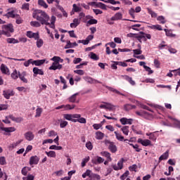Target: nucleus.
I'll list each match as a JSON object with an SVG mask.
<instances>
[{"instance_id": "1", "label": "nucleus", "mask_w": 180, "mask_h": 180, "mask_svg": "<svg viewBox=\"0 0 180 180\" xmlns=\"http://www.w3.org/2000/svg\"><path fill=\"white\" fill-rule=\"evenodd\" d=\"M34 19H37L40 22L41 25H50V16L48 15L46 11L41 10H35L32 14Z\"/></svg>"}, {"instance_id": "2", "label": "nucleus", "mask_w": 180, "mask_h": 180, "mask_svg": "<svg viewBox=\"0 0 180 180\" xmlns=\"http://www.w3.org/2000/svg\"><path fill=\"white\" fill-rule=\"evenodd\" d=\"M1 29L2 30H0V37H1L2 34H4L7 37H11L12 36L11 33L15 32L12 24L4 25L1 26Z\"/></svg>"}, {"instance_id": "3", "label": "nucleus", "mask_w": 180, "mask_h": 180, "mask_svg": "<svg viewBox=\"0 0 180 180\" xmlns=\"http://www.w3.org/2000/svg\"><path fill=\"white\" fill-rule=\"evenodd\" d=\"M104 144L108 147V150H110L111 153H115L117 151V147L115 144V142L105 139L104 141Z\"/></svg>"}, {"instance_id": "4", "label": "nucleus", "mask_w": 180, "mask_h": 180, "mask_svg": "<svg viewBox=\"0 0 180 180\" xmlns=\"http://www.w3.org/2000/svg\"><path fill=\"white\" fill-rule=\"evenodd\" d=\"M81 115L80 114H65L63 115V117L66 120H70V122H74V120H75V117H80Z\"/></svg>"}, {"instance_id": "5", "label": "nucleus", "mask_w": 180, "mask_h": 180, "mask_svg": "<svg viewBox=\"0 0 180 180\" xmlns=\"http://www.w3.org/2000/svg\"><path fill=\"white\" fill-rule=\"evenodd\" d=\"M27 37H29V39H34V40H38V39H40V34H39V32L27 31Z\"/></svg>"}, {"instance_id": "6", "label": "nucleus", "mask_w": 180, "mask_h": 180, "mask_svg": "<svg viewBox=\"0 0 180 180\" xmlns=\"http://www.w3.org/2000/svg\"><path fill=\"white\" fill-rule=\"evenodd\" d=\"M75 108V105H70V104H67V105H62L60 106H58L56 108V109L57 110H60V109H63V110H71L72 109H74Z\"/></svg>"}, {"instance_id": "7", "label": "nucleus", "mask_w": 180, "mask_h": 180, "mask_svg": "<svg viewBox=\"0 0 180 180\" xmlns=\"http://www.w3.org/2000/svg\"><path fill=\"white\" fill-rule=\"evenodd\" d=\"M102 103H104V105L103 104L100 105L99 106L100 109H108L109 110H112V109L115 108V105L110 103L102 102Z\"/></svg>"}, {"instance_id": "8", "label": "nucleus", "mask_w": 180, "mask_h": 180, "mask_svg": "<svg viewBox=\"0 0 180 180\" xmlns=\"http://www.w3.org/2000/svg\"><path fill=\"white\" fill-rule=\"evenodd\" d=\"M1 72L2 74H4L5 75H11V72L9 71V68H8V66L5 64L2 63L0 67Z\"/></svg>"}, {"instance_id": "9", "label": "nucleus", "mask_w": 180, "mask_h": 180, "mask_svg": "<svg viewBox=\"0 0 180 180\" xmlns=\"http://www.w3.org/2000/svg\"><path fill=\"white\" fill-rule=\"evenodd\" d=\"M123 161H124V159L122 158L121 160H120L117 162V165H112L113 169H115V171H119L120 169H123Z\"/></svg>"}, {"instance_id": "10", "label": "nucleus", "mask_w": 180, "mask_h": 180, "mask_svg": "<svg viewBox=\"0 0 180 180\" xmlns=\"http://www.w3.org/2000/svg\"><path fill=\"white\" fill-rule=\"evenodd\" d=\"M39 161H40V158H39V157H37V155L32 156L30 158V165H37V164H39Z\"/></svg>"}, {"instance_id": "11", "label": "nucleus", "mask_w": 180, "mask_h": 180, "mask_svg": "<svg viewBox=\"0 0 180 180\" xmlns=\"http://www.w3.org/2000/svg\"><path fill=\"white\" fill-rule=\"evenodd\" d=\"M138 143H139V144H142L144 147H148V146H151V141L148 139L143 140L141 139H139Z\"/></svg>"}, {"instance_id": "12", "label": "nucleus", "mask_w": 180, "mask_h": 180, "mask_svg": "<svg viewBox=\"0 0 180 180\" xmlns=\"http://www.w3.org/2000/svg\"><path fill=\"white\" fill-rule=\"evenodd\" d=\"M32 72H34V77H37V75H44V71L37 67L33 68Z\"/></svg>"}, {"instance_id": "13", "label": "nucleus", "mask_w": 180, "mask_h": 180, "mask_svg": "<svg viewBox=\"0 0 180 180\" xmlns=\"http://www.w3.org/2000/svg\"><path fill=\"white\" fill-rule=\"evenodd\" d=\"M25 139L27 140V141H32L34 139V134H33V132L29 131L26 132L24 134Z\"/></svg>"}, {"instance_id": "14", "label": "nucleus", "mask_w": 180, "mask_h": 180, "mask_svg": "<svg viewBox=\"0 0 180 180\" xmlns=\"http://www.w3.org/2000/svg\"><path fill=\"white\" fill-rule=\"evenodd\" d=\"M122 18H123V14H122V13H120V12H118V13H116L110 18V20H112V21H115V20H122Z\"/></svg>"}, {"instance_id": "15", "label": "nucleus", "mask_w": 180, "mask_h": 180, "mask_svg": "<svg viewBox=\"0 0 180 180\" xmlns=\"http://www.w3.org/2000/svg\"><path fill=\"white\" fill-rule=\"evenodd\" d=\"M57 18H56V16L52 15L51 18V24L49 22V25H46V26H49V27H51V29H56V20Z\"/></svg>"}, {"instance_id": "16", "label": "nucleus", "mask_w": 180, "mask_h": 180, "mask_svg": "<svg viewBox=\"0 0 180 180\" xmlns=\"http://www.w3.org/2000/svg\"><path fill=\"white\" fill-rule=\"evenodd\" d=\"M105 161V159L100 156H96V159L92 160V163L95 164V165H98V164H102Z\"/></svg>"}, {"instance_id": "17", "label": "nucleus", "mask_w": 180, "mask_h": 180, "mask_svg": "<svg viewBox=\"0 0 180 180\" xmlns=\"http://www.w3.org/2000/svg\"><path fill=\"white\" fill-rule=\"evenodd\" d=\"M120 123L122 124H131V122H133V120L131 119H127L126 117H122L120 120Z\"/></svg>"}, {"instance_id": "18", "label": "nucleus", "mask_w": 180, "mask_h": 180, "mask_svg": "<svg viewBox=\"0 0 180 180\" xmlns=\"http://www.w3.org/2000/svg\"><path fill=\"white\" fill-rule=\"evenodd\" d=\"M61 68H63V65L53 63L51 66L49 68V70H53V71H56V70H61Z\"/></svg>"}, {"instance_id": "19", "label": "nucleus", "mask_w": 180, "mask_h": 180, "mask_svg": "<svg viewBox=\"0 0 180 180\" xmlns=\"http://www.w3.org/2000/svg\"><path fill=\"white\" fill-rule=\"evenodd\" d=\"M46 63V59H42V60H33L32 59V65H37V67L40 65H43Z\"/></svg>"}, {"instance_id": "20", "label": "nucleus", "mask_w": 180, "mask_h": 180, "mask_svg": "<svg viewBox=\"0 0 180 180\" xmlns=\"http://www.w3.org/2000/svg\"><path fill=\"white\" fill-rule=\"evenodd\" d=\"M136 106L135 105L131 104H125L124 105V110L126 112H129V110H131L132 109H136Z\"/></svg>"}, {"instance_id": "21", "label": "nucleus", "mask_w": 180, "mask_h": 180, "mask_svg": "<svg viewBox=\"0 0 180 180\" xmlns=\"http://www.w3.org/2000/svg\"><path fill=\"white\" fill-rule=\"evenodd\" d=\"M155 133H157V131L146 133V136H148L150 140L155 141L157 140V134H155Z\"/></svg>"}, {"instance_id": "22", "label": "nucleus", "mask_w": 180, "mask_h": 180, "mask_svg": "<svg viewBox=\"0 0 180 180\" xmlns=\"http://www.w3.org/2000/svg\"><path fill=\"white\" fill-rule=\"evenodd\" d=\"M0 130H2L3 131H6V133H11L12 131H15V130H16V129H15V127H0Z\"/></svg>"}, {"instance_id": "23", "label": "nucleus", "mask_w": 180, "mask_h": 180, "mask_svg": "<svg viewBox=\"0 0 180 180\" xmlns=\"http://www.w3.org/2000/svg\"><path fill=\"white\" fill-rule=\"evenodd\" d=\"M78 122L79 123L85 124L86 123V120L84 117H81V115L79 117H75V120H73V123H77Z\"/></svg>"}, {"instance_id": "24", "label": "nucleus", "mask_w": 180, "mask_h": 180, "mask_svg": "<svg viewBox=\"0 0 180 180\" xmlns=\"http://www.w3.org/2000/svg\"><path fill=\"white\" fill-rule=\"evenodd\" d=\"M101 155L103 157H105V158H107L108 161H112V157H110V153L108 151H103V152H101Z\"/></svg>"}, {"instance_id": "25", "label": "nucleus", "mask_w": 180, "mask_h": 180, "mask_svg": "<svg viewBox=\"0 0 180 180\" xmlns=\"http://www.w3.org/2000/svg\"><path fill=\"white\" fill-rule=\"evenodd\" d=\"M81 22L78 18L73 19V22L70 23V27L75 28L77 27Z\"/></svg>"}, {"instance_id": "26", "label": "nucleus", "mask_w": 180, "mask_h": 180, "mask_svg": "<svg viewBox=\"0 0 180 180\" xmlns=\"http://www.w3.org/2000/svg\"><path fill=\"white\" fill-rule=\"evenodd\" d=\"M116 136L117 140L119 141H127V139H124V136H122L121 134L117 133V131L114 132Z\"/></svg>"}, {"instance_id": "27", "label": "nucleus", "mask_w": 180, "mask_h": 180, "mask_svg": "<svg viewBox=\"0 0 180 180\" xmlns=\"http://www.w3.org/2000/svg\"><path fill=\"white\" fill-rule=\"evenodd\" d=\"M106 88H107V89H108V91H110L111 92H113L114 94H117V95H122V96H124V94L120 93V91L116 90L113 87H110L109 86H107Z\"/></svg>"}, {"instance_id": "28", "label": "nucleus", "mask_w": 180, "mask_h": 180, "mask_svg": "<svg viewBox=\"0 0 180 180\" xmlns=\"http://www.w3.org/2000/svg\"><path fill=\"white\" fill-rule=\"evenodd\" d=\"M4 16L6 18H12L13 19H15L16 18V14H15V11H8Z\"/></svg>"}, {"instance_id": "29", "label": "nucleus", "mask_w": 180, "mask_h": 180, "mask_svg": "<svg viewBox=\"0 0 180 180\" xmlns=\"http://www.w3.org/2000/svg\"><path fill=\"white\" fill-rule=\"evenodd\" d=\"M38 5L42 8H44V9H47V8H49V5L44 0H38Z\"/></svg>"}, {"instance_id": "30", "label": "nucleus", "mask_w": 180, "mask_h": 180, "mask_svg": "<svg viewBox=\"0 0 180 180\" xmlns=\"http://www.w3.org/2000/svg\"><path fill=\"white\" fill-rule=\"evenodd\" d=\"M12 79H18L19 78V72L15 69L11 75Z\"/></svg>"}, {"instance_id": "31", "label": "nucleus", "mask_w": 180, "mask_h": 180, "mask_svg": "<svg viewBox=\"0 0 180 180\" xmlns=\"http://www.w3.org/2000/svg\"><path fill=\"white\" fill-rule=\"evenodd\" d=\"M168 157H169V151L167 150L159 158V161H162L163 160H168Z\"/></svg>"}, {"instance_id": "32", "label": "nucleus", "mask_w": 180, "mask_h": 180, "mask_svg": "<svg viewBox=\"0 0 180 180\" xmlns=\"http://www.w3.org/2000/svg\"><path fill=\"white\" fill-rule=\"evenodd\" d=\"M124 78L126 79V81H127L128 82H129V84L131 85H136V82H134V80H133V78H131V77H129L127 75H124Z\"/></svg>"}, {"instance_id": "33", "label": "nucleus", "mask_w": 180, "mask_h": 180, "mask_svg": "<svg viewBox=\"0 0 180 180\" xmlns=\"http://www.w3.org/2000/svg\"><path fill=\"white\" fill-rule=\"evenodd\" d=\"M165 33H166V36H167V37H176V34H173L172 31L169 30H167L165 29L164 30Z\"/></svg>"}, {"instance_id": "34", "label": "nucleus", "mask_w": 180, "mask_h": 180, "mask_svg": "<svg viewBox=\"0 0 180 180\" xmlns=\"http://www.w3.org/2000/svg\"><path fill=\"white\" fill-rule=\"evenodd\" d=\"M105 137V134L102 133V131L96 132V139L97 140H102Z\"/></svg>"}, {"instance_id": "35", "label": "nucleus", "mask_w": 180, "mask_h": 180, "mask_svg": "<svg viewBox=\"0 0 180 180\" xmlns=\"http://www.w3.org/2000/svg\"><path fill=\"white\" fill-rule=\"evenodd\" d=\"M7 43H8L9 44H16L18 43H19V41L15 38H8L6 39Z\"/></svg>"}, {"instance_id": "36", "label": "nucleus", "mask_w": 180, "mask_h": 180, "mask_svg": "<svg viewBox=\"0 0 180 180\" xmlns=\"http://www.w3.org/2000/svg\"><path fill=\"white\" fill-rule=\"evenodd\" d=\"M3 95H4V98H6V99H9L11 98V96H13V93L10 92V91H4Z\"/></svg>"}, {"instance_id": "37", "label": "nucleus", "mask_w": 180, "mask_h": 180, "mask_svg": "<svg viewBox=\"0 0 180 180\" xmlns=\"http://www.w3.org/2000/svg\"><path fill=\"white\" fill-rule=\"evenodd\" d=\"M79 94L76 93L73 95H72L69 98L68 101L69 102H71L72 103H75V101H77V96H78Z\"/></svg>"}, {"instance_id": "38", "label": "nucleus", "mask_w": 180, "mask_h": 180, "mask_svg": "<svg viewBox=\"0 0 180 180\" xmlns=\"http://www.w3.org/2000/svg\"><path fill=\"white\" fill-rule=\"evenodd\" d=\"M129 126H124L121 128V131H122L123 134L125 136H129Z\"/></svg>"}, {"instance_id": "39", "label": "nucleus", "mask_w": 180, "mask_h": 180, "mask_svg": "<svg viewBox=\"0 0 180 180\" xmlns=\"http://www.w3.org/2000/svg\"><path fill=\"white\" fill-rule=\"evenodd\" d=\"M15 18L16 19L15 23H17V25H22V23H23V19L20 18V15H19V14H16Z\"/></svg>"}, {"instance_id": "40", "label": "nucleus", "mask_w": 180, "mask_h": 180, "mask_svg": "<svg viewBox=\"0 0 180 180\" xmlns=\"http://www.w3.org/2000/svg\"><path fill=\"white\" fill-rule=\"evenodd\" d=\"M59 122H60V129H64L65 127H67V126H68V122H67V121L60 120H59Z\"/></svg>"}, {"instance_id": "41", "label": "nucleus", "mask_w": 180, "mask_h": 180, "mask_svg": "<svg viewBox=\"0 0 180 180\" xmlns=\"http://www.w3.org/2000/svg\"><path fill=\"white\" fill-rule=\"evenodd\" d=\"M35 40H37V47L38 49H40V47H42L43 44H44V41L40 38H39L38 39H35Z\"/></svg>"}, {"instance_id": "42", "label": "nucleus", "mask_w": 180, "mask_h": 180, "mask_svg": "<svg viewBox=\"0 0 180 180\" xmlns=\"http://www.w3.org/2000/svg\"><path fill=\"white\" fill-rule=\"evenodd\" d=\"M148 13L151 15V18H157L158 15L157 13L154 12L151 8H147Z\"/></svg>"}, {"instance_id": "43", "label": "nucleus", "mask_w": 180, "mask_h": 180, "mask_svg": "<svg viewBox=\"0 0 180 180\" xmlns=\"http://www.w3.org/2000/svg\"><path fill=\"white\" fill-rule=\"evenodd\" d=\"M79 20H82L84 23H86V19L85 18V14L84 12H81L79 14Z\"/></svg>"}, {"instance_id": "44", "label": "nucleus", "mask_w": 180, "mask_h": 180, "mask_svg": "<svg viewBox=\"0 0 180 180\" xmlns=\"http://www.w3.org/2000/svg\"><path fill=\"white\" fill-rule=\"evenodd\" d=\"M45 153L48 157H51V158H56V152L53 150H50L49 152L46 151Z\"/></svg>"}, {"instance_id": "45", "label": "nucleus", "mask_w": 180, "mask_h": 180, "mask_svg": "<svg viewBox=\"0 0 180 180\" xmlns=\"http://www.w3.org/2000/svg\"><path fill=\"white\" fill-rule=\"evenodd\" d=\"M134 13H136V11H135L134 8H131L129 10V15H130V16L131 17L132 19L136 18V15H134Z\"/></svg>"}, {"instance_id": "46", "label": "nucleus", "mask_w": 180, "mask_h": 180, "mask_svg": "<svg viewBox=\"0 0 180 180\" xmlns=\"http://www.w3.org/2000/svg\"><path fill=\"white\" fill-rule=\"evenodd\" d=\"M157 20H158L159 22H160V23H162V25H165L166 23V20H165V18L162 15H160L158 17Z\"/></svg>"}, {"instance_id": "47", "label": "nucleus", "mask_w": 180, "mask_h": 180, "mask_svg": "<svg viewBox=\"0 0 180 180\" xmlns=\"http://www.w3.org/2000/svg\"><path fill=\"white\" fill-rule=\"evenodd\" d=\"M42 112H43V109H41L40 108H37L35 117H40V116H41Z\"/></svg>"}, {"instance_id": "48", "label": "nucleus", "mask_w": 180, "mask_h": 180, "mask_svg": "<svg viewBox=\"0 0 180 180\" xmlns=\"http://www.w3.org/2000/svg\"><path fill=\"white\" fill-rule=\"evenodd\" d=\"M91 179L101 180V176L99 174L92 173L90 176Z\"/></svg>"}, {"instance_id": "49", "label": "nucleus", "mask_w": 180, "mask_h": 180, "mask_svg": "<svg viewBox=\"0 0 180 180\" xmlns=\"http://www.w3.org/2000/svg\"><path fill=\"white\" fill-rule=\"evenodd\" d=\"M51 60L55 64H60V56H53Z\"/></svg>"}, {"instance_id": "50", "label": "nucleus", "mask_w": 180, "mask_h": 180, "mask_svg": "<svg viewBox=\"0 0 180 180\" xmlns=\"http://www.w3.org/2000/svg\"><path fill=\"white\" fill-rule=\"evenodd\" d=\"M90 58H91V60H94L95 61H98V60H99V57L98 56V55H96V53H94V52L91 53Z\"/></svg>"}, {"instance_id": "51", "label": "nucleus", "mask_w": 180, "mask_h": 180, "mask_svg": "<svg viewBox=\"0 0 180 180\" xmlns=\"http://www.w3.org/2000/svg\"><path fill=\"white\" fill-rule=\"evenodd\" d=\"M31 26H33L34 27H40L41 25L38 21H32L30 22Z\"/></svg>"}, {"instance_id": "52", "label": "nucleus", "mask_w": 180, "mask_h": 180, "mask_svg": "<svg viewBox=\"0 0 180 180\" xmlns=\"http://www.w3.org/2000/svg\"><path fill=\"white\" fill-rule=\"evenodd\" d=\"M89 160H90L89 156L86 157V158H85L84 159L82 160V168H84V167H85L86 165V162H88L89 161Z\"/></svg>"}, {"instance_id": "53", "label": "nucleus", "mask_w": 180, "mask_h": 180, "mask_svg": "<svg viewBox=\"0 0 180 180\" xmlns=\"http://www.w3.org/2000/svg\"><path fill=\"white\" fill-rule=\"evenodd\" d=\"M91 172H92L91 170L89 169H87L86 171V172H84L83 174H82V178H86V176H89L90 178L91 175L92 174H91Z\"/></svg>"}, {"instance_id": "54", "label": "nucleus", "mask_w": 180, "mask_h": 180, "mask_svg": "<svg viewBox=\"0 0 180 180\" xmlns=\"http://www.w3.org/2000/svg\"><path fill=\"white\" fill-rule=\"evenodd\" d=\"M136 39H137V40L139 41L140 43H141V39H144V41H147V39L146 38V36H144V35H140L138 34Z\"/></svg>"}, {"instance_id": "55", "label": "nucleus", "mask_w": 180, "mask_h": 180, "mask_svg": "<svg viewBox=\"0 0 180 180\" xmlns=\"http://www.w3.org/2000/svg\"><path fill=\"white\" fill-rule=\"evenodd\" d=\"M72 11H74V12H81V11H82V8L77 6V4H73Z\"/></svg>"}, {"instance_id": "56", "label": "nucleus", "mask_w": 180, "mask_h": 180, "mask_svg": "<svg viewBox=\"0 0 180 180\" xmlns=\"http://www.w3.org/2000/svg\"><path fill=\"white\" fill-rule=\"evenodd\" d=\"M137 27H141V25L135 24V25L131 26V29H132L133 30H136V32H139L140 30H139V28H137Z\"/></svg>"}, {"instance_id": "57", "label": "nucleus", "mask_w": 180, "mask_h": 180, "mask_svg": "<svg viewBox=\"0 0 180 180\" xmlns=\"http://www.w3.org/2000/svg\"><path fill=\"white\" fill-rule=\"evenodd\" d=\"M98 23V20L91 18L87 22V26L88 25H96Z\"/></svg>"}, {"instance_id": "58", "label": "nucleus", "mask_w": 180, "mask_h": 180, "mask_svg": "<svg viewBox=\"0 0 180 180\" xmlns=\"http://www.w3.org/2000/svg\"><path fill=\"white\" fill-rule=\"evenodd\" d=\"M130 174V172H129V171H126L121 176H120V179L121 180H124L127 178V176H129V174Z\"/></svg>"}, {"instance_id": "59", "label": "nucleus", "mask_w": 180, "mask_h": 180, "mask_svg": "<svg viewBox=\"0 0 180 180\" xmlns=\"http://www.w3.org/2000/svg\"><path fill=\"white\" fill-rule=\"evenodd\" d=\"M67 44L65 46L64 49H72V43H71V41L68 40L66 41Z\"/></svg>"}, {"instance_id": "60", "label": "nucleus", "mask_w": 180, "mask_h": 180, "mask_svg": "<svg viewBox=\"0 0 180 180\" xmlns=\"http://www.w3.org/2000/svg\"><path fill=\"white\" fill-rule=\"evenodd\" d=\"M0 165H6V159L5 157H0Z\"/></svg>"}, {"instance_id": "61", "label": "nucleus", "mask_w": 180, "mask_h": 180, "mask_svg": "<svg viewBox=\"0 0 180 180\" xmlns=\"http://www.w3.org/2000/svg\"><path fill=\"white\" fill-rule=\"evenodd\" d=\"M30 64H33V59H29L28 60L25 61L23 63V65L25 67H29V65H30Z\"/></svg>"}, {"instance_id": "62", "label": "nucleus", "mask_w": 180, "mask_h": 180, "mask_svg": "<svg viewBox=\"0 0 180 180\" xmlns=\"http://www.w3.org/2000/svg\"><path fill=\"white\" fill-rule=\"evenodd\" d=\"M86 147L87 150H89L94 148V146H92V143H91V141H89L86 143Z\"/></svg>"}, {"instance_id": "63", "label": "nucleus", "mask_w": 180, "mask_h": 180, "mask_svg": "<svg viewBox=\"0 0 180 180\" xmlns=\"http://www.w3.org/2000/svg\"><path fill=\"white\" fill-rule=\"evenodd\" d=\"M75 74H77L78 75H84L85 74V72L82 70H74Z\"/></svg>"}, {"instance_id": "64", "label": "nucleus", "mask_w": 180, "mask_h": 180, "mask_svg": "<svg viewBox=\"0 0 180 180\" xmlns=\"http://www.w3.org/2000/svg\"><path fill=\"white\" fill-rule=\"evenodd\" d=\"M8 109V104H0V111L6 110Z\"/></svg>"}]
</instances>
